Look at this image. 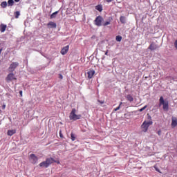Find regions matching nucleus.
I'll use <instances>...</instances> for the list:
<instances>
[{
	"mask_svg": "<svg viewBox=\"0 0 177 177\" xmlns=\"http://www.w3.org/2000/svg\"><path fill=\"white\" fill-rule=\"evenodd\" d=\"M16 133H17V131L15 130V129L8 130V131H7V135L9 136H12Z\"/></svg>",
	"mask_w": 177,
	"mask_h": 177,
	"instance_id": "2eb2a0df",
	"label": "nucleus"
},
{
	"mask_svg": "<svg viewBox=\"0 0 177 177\" xmlns=\"http://www.w3.org/2000/svg\"><path fill=\"white\" fill-rule=\"evenodd\" d=\"M59 135H60V138H63V134L61 133V131L59 133Z\"/></svg>",
	"mask_w": 177,
	"mask_h": 177,
	"instance_id": "72a5a7b5",
	"label": "nucleus"
},
{
	"mask_svg": "<svg viewBox=\"0 0 177 177\" xmlns=\"http://www.w3.org/2000/svg\"><path fill=\"white\" fill-rule=\"evenodd\" d=\"M121 105H122V102H120L119 106H118L116 109H114L113 111L116 112L117 111L120 110Z\"/></svg>",
	"mask_w": 177,
	"mask_h": 177,
	"instance_id": "5701e85b",
	"label": "nucleus"
},
{
	"mask_svg": "<svg viewBox=\"0 0 177 177\" xmlns=\"http://www.w3.org/2000/svg\"><path fill=\"white\" fill-rule=\"evenodd\" d=\"M153 124V122L152 121H149L147 122L145 120V122H143L142 124H141V131L142 132H147V130L149 129V127Z\"/></svg>",
	"mask_w": 177,
	"mask_h": 177,
	"instance_id": "20e7f679",
	"label": "nucleus"
},
{
	"mask_svg": "<svg viewBox=\"0 0 177 177\" xmlns=\"http://www.w3.org/2000/svg\"><path fill=\"white\" fill-rule=\"evenodd\" d=\"M147 106L145 105V106H143V108H141L140 109H139V112H142L143 110H145L147 109Z\"/></svg>",
	"mask_w": 177,
	"mask_h": 177,
	"instance_id": "bb28decb",
	"label": "nucleus"
},
{
	"mask_svg": "<svg viewBox=\"0 0 177 177\" xmlns=\"http://www.w3.org/2000/svg\"><path fill=\"white\" fill-rule=\"evenodd\" d=\"M6 107V106L5 104H4V105H3V106H2V109H3V110H4Z\"/></svg>",
	"mask_w": 177,
	"mask_h": 177,
	"instance_id": "c9c22d12",
	"label": "nucleus"
},
{
	"mask_svg": "<svg viewBox=\"0 0 177 177\" xmlns=\"http://www.w3.org/2000/svg\"><path fill=\"white\" fill-rule=\"evenodd\" d=\"M2 50H3V49L0 48V55H1V53H2Z\"/></svg>",
	"mask_w": 177,
	"mask_h": 177,
	"instance_id": "e433bc0d",
	"label": "nucleus"
},
{
	"mask_svg": "<svg viewBox=\"0 0 177 177\" xmlns=\"http://www.w3.org/2000/svg\"><path fill=\"white\" fill-rule=\"evenodd\" d=\"M13 80H17V77H15L14 73H9L6 77V82H10Z\"/></svg>",
	"mask_w": 177,
	"mask_h": 177,
	"instance_id": "6e6552de",
	"label": "nucleus"
},
{
	"mask_svg": "<svg viewBox=\"0 0 177 177\" xmlns=\"http://www.w3.org/2000/svg\"><path fill=\"white\" fill-rule=\"evenodd\" d=\"M1 7L3 8H6L7 6H8V5L7 4L6 1H3L2 3H1Z\"/></svg>",
	"mask_w": 177,
	"mask_h": 177,
	"instance_id": "4be33fe9",
	"label": "nucleus"
},
{
	"mask_svg": "<svg viewBox=\"0 0 177 177\" xmlns=\"http://www.w3.org/2000/svg\"><path fill=\"white\" fill-rule=\"evenodd\" d=\"M95 10H97L98 12H102L103 10V6H102V5H97L95 6Z\"/></svg>",
	"mask_w": 177,
	"mask_h": 177,
	"instance_id": "aec40b11",
	"label": "nucleus"
},
{
	"mask_svg": "<svg viewBox=\"0 0 177 177\" xmlns=\"http://www.w3.org/2000/svg\"><path fill=\"white\" fill-rule=\"evenodd\" d=\"M29 162L32 165H36L38 162V157L35 154L31 153L29 155Z\"/></svg>",
	"mask_w": 177,
	"mask_h": 177,
	"instance_id": "39448f33",
	"label": "nucleus"
},
{
	"mask_svg": "<svg viewBox=\"0 0 177 177\" xmlns=\"http://www.w3.org/2000/svg\"><path fill=\"white\" fill-rule=\"evenodd\" d=\"M158 48H159V46H158L157 44H156L154 42H152V43L149 45V48H148V49H149V50H151V51L156 50H157V49H158Z\"/></svg>",
	"mask_w": 177,
	"mask_h": 177,
	"instance_id": "1a4fd4ad",
	"label": "nucleus"
},
{
	"mask_svg": "<svg viewBox=\"0 0 177 177\" xmlns=\"http://www.w3.org/2000/svg\"><path fill=\"white\" fill-rule=\"evenodd\" d=\"M15 15H16L15 18L17 19V18H19L20 13L19 11H16Z\"/></svg>",
	"mask_w": 177,
	"mask_h": 177,
	"instance_id": "a878e982",
	"label": "nucleus"
},
{
	"mask_svg": "<svg viewBox=\"0 0 177 177\" xmlns=\"http://www.w3.org/2000/svg\"><path fill=\"white\" fill-rule=\"evenodd\" d=\"M121 40H122V37H121V36H117L116 37V41H117L120 42Z\"/></svg>",
	"mask_w": 177,
	"mask_h": 177,
	"instance_id": "393cba45",
	"label": "nucleus"
},
{
	"mask_svg": "<svg viewBox=\"0 0 177 177\" xmlns=\"http://www.w3.org/2000/svg\"><path fill=\"white\" fill-rule=\"evenodd\" d=\"M126 99H127V100L131 102H133V97H132V95H131L130 94H128L127 95H126Z\"/></svg>",
	"mask_w": 177,
	"mask_h": 177,
	"instance_id": "f3484780",
	"label": "nucleus"
},
{
	"mask_svg": "<svg viewBox=\"0 0 177 177\" xmlns=\"http://www.w3.org/2000/svg\"><path fill=\"white\" fill-rule=\"evenodd\" d=\"M104 19L102 16H97L95 19V25L97 27L102 26V22H103Z\"/></svg>",
	"mask_w": 177,
	"mask_h": 177,
	"instance_id": "423d86ee",
	"label": "nucleus"
},
{
	"mask_svg": "<svg viewBox=\"0 0 177 177\" xmlns=\"http://www.w3.org/2000/svg\"><path fill=\"white\" fill-rule=\"evenodd\" d=\"M171 127L175 128L177 127V118L173 117L171 118Z\"/></svg>",
	"mask_w": 177,
	"mask_h": 177,
	"instance_id": "f8f14e48",
	"label": "nucleus"
},
{
	"mask_svg": "<svg viewBox=\"0 0 177 177\" xmlns=\"http://www.w3.org/2000/svg\"><path fill=\"white\" fill-rule=\"evenodd\" d=\"M47 27L50 29H55L57 28V24L53 21H50L47 24Z\"/></svg>",
	"mask_w": 177,
	"mask_h": 177,
	"instance_id": "9d476101",
	"label": "nucleus"
},
{
	"mask_svg": "<svg viewBox=\"0 0 177 177\" xmlns=\"http://www.w3.org/2000/svg\"><path fill=\"white\" fill-rule=\"evenodd\" d=\"M7 26L4 25L3 24L0 25V31L1 32H4L6 30Z\"/></svg>",
	"mask_w": 177,
	"mask_h": 177,
	"instance_id": "dca6fc26",
	"label": "nucleus"
},
{
	"mask_svg": "<svg viewBox=\"0 0 177 177\" xmlns=\"http://www.w3.org/2000/svg\"><path fill=\"white\" fill-rule=\"evenodd\" d=\"M19 95H20V97H22V91H19Z\"/></svg>",
	"mask_w": 177,
	"mask_h": 177,
	"instance_id": "473e14b6",
	"label": "nucleus"
},
{
	"mask_svg": "<svg viewBox=\"0 0 177 177\" xmlns=\"http://www.w3.org/2000/svg\"><path fill=\"white\" fill-rule=\"evenodd\" d=\"M95 74V71L94 70L88 71V72H87V77H88V79H92Z\"/></svg>",
	"mask_w": 177,
	"mask_h": 177,
	"instance_id": "ddd939ff",
	"label": "nucleus"
},
{
	"mask_svg": "<svg viewBox=\"0 0 177 177\" xmlns=\"http://www.w3.org/2000/svg\"><path fill=\"white\" fill-rule=\"evenodd\" d=\"M58 13H59V11H56V12H53L52 15H50V19H53L56 18V15H58Z\"/></svg>",
	"mask_w": 177,
	"mask_h": 177,
	"instance_id": "6ab92c4d",
	"label": "nucleus"
},
{
	"mask_svg": "<svg viewBox=\"0 0 177 177\" xmlns=\"http://www.w3.org/2000/svg\"><path fill=\"white\" fill-rule=\"evenodd\" d=\"M82 118V115H76V109H72L71 112H70L69 115V119L71 121H76L78 120H80Z\"/></svg>",
	"mask_w": 177,
	"mask_h": 177,
	"instance_id": "7ed1b4c3",
	"label": "nucleus"
},
{
	"mask_svg": "<svg viewBox=\"0 0 177 177\" xmlns=\"http://www.w3.org/2000/svg\"><path fill=\"white\" fill-rule=\"evenodd\" d=\"M159 104L158 106H162V109L165 111H168L169 110V102L168 101H165L164 100V97L162 96L160 97V100H159Z\"/></svg>",
	"mask_w": 177,
	"mask_h": 177,
	"instance_id": "f03ea898",
	"label": "nucleus"
},
{
	"mask_svg": "<svg viewBox=\"0 0 177 177\" xmlns=\"http://www.w3.org/2000/svg\"><path fill=\"white\" fill-rule=\"evenodd\" d=\"M161 133H162L161 130H158V136H161Z\"/></svg>",
	"mask_w": 177,
	"mask_h": 177,
	"instance_id": "c756f323",
	"label": "nucleus"
},
{
	"mask_svg": "<svg viewBox=\"0 0 177 177\" xmlns=\"http://www.w3.org/2000/svg\"><path fill=\"white\" fill-rule=\"evenodd\" d=\"M19 62H12V64H10V66L8 68V71L10 73H13L15 70L19 66Z\"/></svg>",
	"mask_w": 177,
	"mask_h": 177,
	"instance_id": "0eeeda50",
	"label": "nucleus"
},
{
	"mask_svg": "<svg viewBox=\"0 0 177 177\" xmlns=\"http://www.w3.org/2000/svg\"><path fill=\"white\" fill-rule=\"evenodd\" d=\"M111 24V19H109L108 21H104L102 24V26L104 27H106L107 26H109Z\"/></svg>",
	"mask_w": 177,
	"mask_h": 177,
	"instance_id": "a211bd4d",
	"label": "nucleus"
},
{
	"mask_svg": "<svg viewBox=\"0 0 177 177\" xmlns=\"http://www.w3.org/2000/svg\"><path fill=\"white\" fill-rule=\"evenodd\" d=\"M106 1L108 2V3H110V2H112L113 0H106Z\"/></svg>",
	"mask_w": 177,
	"mask_h": 177,
	"instance_id": "f704fd0d",
	"label": "nucleus"
},
{
	"mask_svg": "<svg viewBox=\"0 0 177 177\" xmlns=\"http://www.w3.org/2000/svg\"><path fill=\"white\" fill-rule=\"evenodd\" d=\"M76 139V136L75 134H73V133H71V140L75 141Z\"/></svg>",
	"mask_w": 177,
	"mask_h": 177,
	"instance_id": "b1692460",
	"label": "nucleus"
},
{
	"mask_svg": "<svg viewBox=\"0 0 177 177\" xmlns=\"http://www.w3.org/2000/svg\"><path fill=\"white\" fill-rule=\"evenodd\" d=\"M55 162V160L53 158H48L44 162H41L39 164V167L41 168H48L50 165Z\"/></svg>",
	"mask_w": 177,
	"mask_h": 177,
	"instance_id": "f257e3e1",
	"label": "nucleus"
},
{
	"mask_svg": "<svg viewBox=\"0 0 177 177\" xmlns=\"http://www.w3.org/2000/svg\"><path fill=\"white\" fill-rule=\"evenodd\" d=\"M97 102L100 103V104H103L104 103H105V101L97 100Z\"/></svg>",
	"mask_w": 177,
	"mask_h": 177,
	"instance_id": "cd10ccee",
	"label": "nucleus"
},
{
	"mask_svg": "<svg viewBox=\"0 0 177 177\" xmlns=\"http://www.w3.org/2000/svg\"><path fill=\"white\" fill-rule=\"evenodd\" d=\"M20 0H14L15 2H19Z\"/></svg>",
	"mask_w": 177,
	"mask_h": 177,
	"instance_id": "4c0bfd02",
	"label": "nucleus"
},
{
	"mask_svg": "<svg viewBox=\"0 0 177 177\" xmlns=\"http://www.w3.org/2000/svg\"><path fill=\"white\" fill-rule=\"evenodd\" d=\"M174 46H175V48L177 50V39L176 40L175 43H174Z\"/></svg>",
	"mask_w": 177,
	"mask_h": 177,
	"instance_id": "c85d7f7f",
	"label": "nucleus"
},
{
	"mask_svg": "<svg viewBox=\"0 0 177 177\" xmlns=\"http://www.w3.org/2000/svg\"><path fill=\"white\" fill-rule=\"evenodd\" d=\"M108 53H109V50H106V53H104V55L108 56Z\"/></svg>",
	"mask_w": 177,
	"mask_h": 177,
	"instance_id": "2f4dec72",
	"label": "nucleus"
},
{
	"mask_svg": "<svg viewBox=\"0 0 177 177\" xmlns=\"http://www.w3.org/2000/svg\"><path fill=\"white\" fill-rule=\"evenodd\" d=\"M68 50H69V46H66L63 47L62 50H61L60 53L62 55H65L68 52Z\"/></svg>",
	"mask_w": 177,
	"mask_h": 177,
	"instance_id": "9b49d317",
	"label": "nucleus"
},
{
	"mask_svg": "<svg viewBox=\"0 0 177 177\" xmlns=\"http://www.w3.org/2000/svg\"><path fill=\"white\" fill-rule=\"evenodd\" d=\"M120 22H121V24H127V17L124 16L120 17Z\"/></svg>",
	"mask_w": 177,
	"mask_h": 177,
	"instance_id": "4468645a",
	"label": "nucleus"
},
{
	"mask_svg": "<svg viewBox=\"0 0 177 177\" xmlns=\"http://www.w3.org/2000/svg\"><path fill=\"white\" fill-rule=\"evenodd\" d=\"M14 4L15 1L13 0H8V1L7 2V5H8V6H13Z\"/></svg>",
	"mask_w": 177,
	"mask_h": 177,
	"instance_id": "412c9836",
	"label": "nucleus"
},
{
	"mask_svg": "<svg viewBox=\"0 0 177 177\" xmlns=\"http://www.w3.org/2000/svg\"><path fill=\"white\" fill-rule=\"evenodd\" d=\"M59 78H60V80H62L63 79V75H59Z\"/></svg>",
	"mask_w": 177,
	"mask_h": 177,
	"instance_id": "7c9ffc66",
	"label": "nucleus"
}]
</instances>
